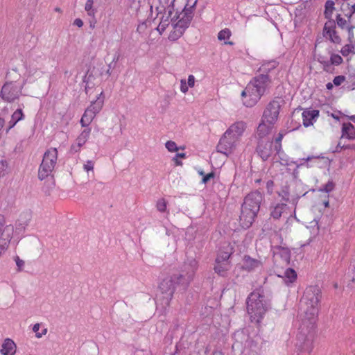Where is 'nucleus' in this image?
<instances>
[{"mask_svg": "<svg viewBox=\"0 0 355 355\" xmlns=\"http://www.w3.org/2000/svg\"><path fill=\"white\" fill-rule=\"evenodd\" d=\"M321 297L320 288L317 286H310L305 289L300 300L301 309L305 315V318L303 319L297 338L300 342L301 348L308 352L312 349L314 324Z\"/></svg>", "mask_w": 355, "mask_h": 355, "instance_id": "1", "label": "nucleus"}, {"mask_svg": "<svg viewBox=\"0 0 355 355\" xmlns=\"http://www.w3.org/2000/svg\"><path fill=\"white\" fill-rule=\"evenodd\" d=\"M271 78L268 74L259 73L254 76L242 92L243 104L254 106L271 86Z\"/></svg>", "mask_w": 355, "mask_h": 355, "instance_id": "2", "label": "nucleus"}, {"mask_svg": "<svg viewBox=\"0 0 355 355\" xmlns=\"http://www.w3.org/2000/svg\"><path fill=\"white\" fill-rule=\"evenodd\" d=\"M246 129V123L243 121H236L224 132L217 145V151L226 155L232 153L236 148Z\"/></svg>", "mask_w": 355, "mask_h": 355, "instance_id": "3", "label": "nucleus"}, {"mask_svg": "<svg viewBox=\"0 0 355 355\" xmlns=\"http://www.w3.org/2000/svg\"><path fill=\"white\" fill-rule=\"evenodd\" d=\"M263 200L262 194L255 191L248 194L241 206L239 216L240 224L243 228H249L254 221Z\"/></svg>", "mask_w": 355, "mask_h": 355, "instance_id": "4", "label": "nucleus"}, {"mask_svg": "<svg viewBox=\"0 0 355 355\" xmlns=\"http://www.w3.org/2000/svg\"><path fill=\"white\" fill-rule=\"evenodd\" d=\"M193 16V10L190 8L184 6L182 8L176 4L172 15L173 17H171L173 31L168 35V39L171 41H175L183 35L185 30L189 27Z\"/></svg>", "mask_w": 355, "mask_h": 355, "instance_id": "5", "label": "nucleus"}, {"mask_svg": "<svg viewBox=\"0 0 355 355\" xmlns=\"http://www.w3.org/2000/svg\"><path fill=\"white\" fill-rule=\"evenodd\" d=\"M178 286H181L180 278L176 274L168 276L159 284L160 295H157L156 304L157 308L161 306L164 312L170 305L173 294Z\"/></svg>", "mask_w": 355, "mask_h": 355, "instance_id": "6", "label": "nucleus"}, {"mask_svg": "<svg viewBox=\"0 0 355 355\" xmlns=\"http://www.w3.org/2000/svg\"><path fill=\"white\" fill-rule=\"evenodd\" d=\"M247 310L251 320L259 322L266 311L264 296L257 290L252 292L248 297Z\"/></svg>", "mask_w": 355, "mask_h": 355, "instance_id": "7", "label": "nucleus"}, {"mask_svg": "<svg viewBox=\"0 0 355 355\" xmlns=\"http://www.w3.org/2000/svg\"><path fill=\"white\" fill-rule=\"evenodd\" d=\"M57 159L58 150L55 148H51L44 153L38 171V178L40 180H44L51 174L57 163Z\"/></svg>", "mask_w": 355, "mask_h": 355, "instance_id": "8", "label": "nucleus"}, {"mask_svg": "<svg viewBox=\"0 0 355 355\" xmlns=\"http://www.w3.org/2000/svg\"><path fill=\"white\" fill-rule=\"evenodd\" d=\"M24 85L18 82H6L1 87V98L7 103L15 102L21 96Z\"/></svg>", "mask_w": 355, "mask_h": 355, "instance_id": "9", "label": "nucleus"}, {"mask_svg": "<svg viewBox=\"0 0 355 355\" xmlns=\"http://www.w3.org/2000/svg\"><path fill=\"white\" fill-rule=\"evenodd\" d=\"M198 268V263L196 259H187L182 267L179 273H176L181 282V286L186 288L193 280L195 273Z\"/></svg>", "mask_w": 355, "mask_h": 355, "instance_id": "10", "label": "nucleus"}, {"mask_svg": "<svg viewBox=\"0 0 355 355\" xmlns=\"http://www.w3.org/2000/svg\"><path fill=\"white\" fill-rule=\"evenodd\" d=\"M280 109L279 100H273L270 102L264 110L263 114V121L269 124H273L277 120Z\"/></svg>", "mask_w": 355, "mask_h": 355, "instance_id": "11", "label": "nucleus"}, {"mask_svg": "<svg viewBox=\"0 0 355 355\" xmlns=\"http://www.w3.org/2000/svg\"><path fill=\"white\" fill-rule=\"evenodd\" d=\"M92 94H94V98L90 101V113L94 114L93 119L102 110L104 105L105 96L101 89H95Z\"/></svg>", "mask_w": 355, "mask_h": 355, "instance_id": "12", "label": "nucleus"}, {"mask_svg": "<svg viewBox=\"0 0 355 355\" xmlns=\"http://www.w3.org/2000/svg\"><path fill=\"white\" fill-rule=\"evenodd\" d=\"M336 24L334 21H328L324 26V35L328 37L333 43L340 44L341 38L335 31Z\"/></svg>", "mask_w": 355, "mask_h": 355, "instance_id": "13", "label": "nucleus"}, {"mask_svg": "<svg viewBox=\"0 0 355 355\" xmlns=\"http://www.w3.org/2000/svg\"><path fill=\"white\" fill-rule=\"evenodd\" d=\"M272 141L261 139L259 141L257 151L263 160H267L272 152Z\"/></svg>", "mask_w": 355, "mask_h": 355, "instance_id": "14", "label": "nucleus"}, {"mask_svg": "<svg viewBox=\"0 0 355 355\" xmlns=\"http://www.w3.org/2000/svg\"><path fill=\"white\" fill-rule=\"evenodd\" d=\"M12 231V227L6 226L3 233L1 234V236L0 237V257L5 253L8 248Z\"/></svg>", "mask_w": 355, "mask_h": 355, "instance_id": "15", "label": "nucleus"}, {"mask_svg": "<svg viewBox=\"0 0 355 355\" xmlns=\"http://www.w3.org/2000/svg\"><path fill=\"white\" fill-rule=\"evenodd\" d=\"M159 6L157 7V10L159 13H168V15L173 14L176 4L178 3V0H158Z\"/></svg>", "mask_w": 355, "mask_h": 355, "instance_id": "16", "label": "nucleus"}, {"mask_svg": "<svg viewBox=\"0 0 355 355\" xmlns=\"http://www.w3.org/2000/svg\"><path fill=\"white\" fill-rule=\"evenodd\" d=\"M234 252V248L230 243H225L220 248L216 259L221 261L230 262V258Z\"/></svg>", "mask_w": 355, "mask_h": 355, "instance_id": "17", "label": "nucleus"}, {"mask_svg": "<svg viewBox=\"0 0 355 355\" xmlns=\"http://www.w3.org/2000/svg\"><path fill=\"white\" fill-rule=\"evenodd\" d=\"M231 267V262L221 261L219 259H216L214 270L219 276L227 277Z\"/></svg>", "mask_w": 355, "mask_h": 355, "instance_id": "18", "label": "nucleus"}, {"mask_svg": "<svg viewBox=\"0 0 355 355\" xmlns=\"http://www.w3.org/2000/svg\"><path fill=\"white\" fill-rule=\"evenodd\" d=\"M319 116V111L316 110H304L302 114L303 125L305 127H308L313 125V121Z\"/></svg>", "mask_w": 355, "mask_h": 355, "instance_id": "19", "label": "nucleus"}, {"mask_svg": "<svg viewBox=\"0 0 355 355\" xmlns=\"http://www.w3.org/2000/svg\"><path fill=\"white\" fill-rule=\"evenodd\" d=\"M16 352V345L10 338L4 340L1 349L3 355H14Z\"/></svg>", "mask_w": 355, "mask_h": 355, "instance_id": "20", "label": "nucleus"}, {"mask_svg": "<svg viewBox=\"0 0 355 355\" xmlns=\"http://www.w3.org/2000/svg\"><path fill=\"white\" fill-rule=\"evenodd\" d=\"M262 265L261 261L251 258L250 256L245 255L243 258V267L248 270H252L261 267Z\"/></svg>", "mask_w": 355, "mask_h": 355, "instance_id": "21", "label": "nucleus"}, {"mask_svg": "<svg viewBox=\"0 0 355 355\" xmlns=\"http://www.w3.org/2000/svg\"><path fill=\"white\" fill-rule=\"evenodd\" d=\"M288 206L286 203H278L274 206L270 212L271 216L275 219H279L282 214L287 213Z\"/></svg>", "mask_w": 355, "mask_h": 355, "instance_id": "22", "label": "nucleus"}, {"mask_svg": "<svg viewBox=\"0 0 355 355\" xmlns=\"http://www.w3.org/2000/svg\"><path fill=\"white\" fill-rule=\"evenodd\" d=\"M278 195L286 202H292L293 205H296L297 203V200L299 199V196H291L290 195V192L288 191V188L287 186L282 188V189L278 191Z\"/></svg>", "mask_w": 355, "mask_h": 355, "instance_id": "23", "label": "nucleus"}, {"mask_svg": "<svg viewBox=\"0 0 355 355\" xmlns=\"http://www.w3.org/2000/svg\"><path fill=\"white\" fill-rule=\"evenodd\" d=\"M342 137H346L349 139H355V128L352 123H343L342 128Z\"/></svg>", "mask_w": 355, "mask_h": 355, "instance_id": "24", "label": "nucleus"}, {"mask_svg": "<svg viewBox=\"0 0 355 355\" xmlns=\"http://www.w3.org/2000/svg\"><path fill=\"white\" fill-rule=\"evenodd\" d=\"M164 15L162 16L161 21L157 27V31L162 34L167 28V26L169 25L170 21L171 22V17L173 14H171L168 15V13H164Z\"/></svg>", "mask_w": 355, "mask_h": 355, "instance_id": "25", "label": "nucleus"}, {"mask_svg": "<svg viewBox=\"0 0 355 355\" xmlns=\"http://www.w3.org/2000/svg\"><path fill=\"white\" fill-rule=\"evenodd\" d=\"M277 67V62L275 61H268L264 62L259 68L258 71L260 73L268 74L271 70L274 69Z\"/></svg>", "mask_w": 355, "mask_h": 355, "instance_id": "26", "label": "nucleus"}, {"mask_svg": "<svg viewBox=\"0 0 355 355\" xmlns=\"http://www.w3.org/2000/svg\"><path fill=\"white\" fill-rule=\"evenodd\" d=\"M266 123V121H263V119L262 123H261L258 126L257 132L261 137H263L268 135L272 128V124L268 123V125H267Z\"/></svg>", "mask_w": 355, "mask_h": 355, "instance_id": "27", "label": "nucleus"}, {"mask_svg": "<svg viewBox=\"0 0 355 355\" xmlns=\"http://www.w3.org/2000/svg\"><path fill=\"white\" fill-rule=\"evenodd\" d=\"M282 277L284 278V281L286 284L293 283L297 278V273L293 269L287 268L284 272Z\"/></svg>", "mask_w": 355, "mask_h": 355, "instance_id": "28", "label": "nucleus"}, {"mask_svg": "<svg viewBox=\"0 0 355 355\" xmlns=\"http://www.w3.org/2000/svg\"><path fill=\"white\" fill-rule=\"evenodd\" d=\"M340 52L343 56H347L351 53H355V42L354 44V42H352L345 45Z\"/></svg>", "mask_w": 355, "mask_h": 355, "instance_id": "29", "label": "nucleus"}, {"mask_svg": "<svg viewBox=\"0 0 355 355\" xmlns=\"http://www.w3.org/2000/svg\"><path fill=\"white\" fill-rule=\"evenodd\" d=\"M43 74V71L35 67H30L27 70V78L34 77L35 79L39 78Z\"/></svg>", "mask_w": 355, "mask_h": 355, "instance_id": "30", "label": "nucleus"}, {"mask_svg": "<svg viewBox=\"0 0 355 355\" xmlns=\"http://www.w3.org/2000/svg\"><path fill=\"white\" fill-rule=\"evenodd\" d=\"M89 137V131L85 130L76 139V144L78 147L84 145Z\"/></svg>", "mask_w": 355, "mask_h": 355, "instance_id": "31", "label": "nucleus"}, {"mask_svg": "<svg viewBox=\"0 0 355 355\" xmlns=\"http://www.w3.org/2000/svg\"><path fill=\"white\" fill-rule=\"evenodd\" d=\"M334 9V2L333 1H327L325 3L324 15L327 18L331 17L333 10Z\"/></svg>", "mask_w": 355, "mask_h": 355, "instance_id": "32", "label": "nucleus"}, {"mask_svg": "<svg viewBox=\"0 0 355 355\" xmlns=\"http://www.w3.org/2000/svg\"><path fill=\"white\" fill-rule=\"evenodd\" d=\"M40 328V324H39V323L35 324L33 327V331L35 333V336L37 338H42L43 336L46 335L47 333L46 328H44L42 329L41 331H39Z\"/></svg>", "mask_w": 355, "mask_h": 355, "instance_id": "33", "label": "nucleus"}, {"mask_svg": "<svg viewBox=\"0 0 355 355\" xmlns=\"http://www.w3.org/2000/svg\"><path fill=\"white\" fill-rule=\"evenodd\" d=\"M11 118L17 122L23 120L24 119V114L23 113L22 109H17L11 115Z\"/></svg>", "mask_w": 355, "mask_h": 355, "instance_id": "34", "label": "nucleus"}, {"mask_svg": "<svg viewBox=\"0 0 355 355\" xmlns=\"http://www.w3.org/2000/svg\"><path fill=\"white\" fill-rule=\"evenodd\" d=\"M165 146L166 149L171 153L177 152L180 149V148L177 146L175 142L173 141H166ZM180 148L184 149V147H180Z\"/></svg>", "mask_w": 355, "mask_h": 355, "instance_id": "35", "label": "nucleus"}, {"mask_svg": "<svg viewBox=\"0 0 355 355\" xmlns=\"http://www.w3.org/2000/svg\"><path fill=\"white\" fill-rule=\"evenodd\" d=\"M284 135L281 132L279 133L278 136L275 139V150L279 153L282 149V140L283 139Z\"/></svg>", "mask_w": 355, "mask_h": 355, "instance_id": "36", "label": "nucleus"}, {"mask_svg": "<svg viewBox=\"0 0 355 355\" xmlns=\"http://www.w3.org/2000/svg\"><path fill=\"white\" fill-rule=\"evenodd\" d=\"M8 164L7 161L1 160L0 161V178L4 176L6 174L8 173Z\"/></svg>", "mask_w": 355, "mask_h": 355, "instance_id": "37", "label": "nucleus"}, {"mask_svg": "<svg viewBox=\"0 0 355 355\" xmlns=\"http://www.w3.org/2000/svg\"><path fill=\"white\" fill-rule=\"evenodd\" d=\"M231 35V32L229 29L225 28L220 31L218 34V39L220 41L229 39Z\"/></svg>", "mask_w": 355, "mask_h": 355, "instance_id": "38", "label": "nucleus"}, {"mask_svg": "<svg viewBox=\"0 0 355 355\" xmlns=\"http://www.w3.org/2000/svg\"><path fill=\"white\" fill-rule=\"evenodd\" d=\"M167 202L164 199H159L157 202V209L160 212H164L166 210Z\"/></svg>", "mask_w": 355, "mask_h": 355, "instance_id": "39", "label": "nucleus"}, {"mask_svg": "<svg viewBox=\"0 0 355 355\" xmlns=\"http://www.w3.org/2000/svg\"><path fill=\"white\" fill-rule=\"evenodd\" d=\"M343 62V58L340 55L338 54H333L331 56V62L333 64L338 65L341 64Z\"/></svg>", "mask_w": 355, "mask_h": 355, "instance_id": "40", "label": "nucleus"}, {"mask_svg": "<svg viewBox=\"0 0 355 355\" xmlns=\"http://www.w3.org/2000/svg\"><path fill=\"white\" fill-rule=\"evenodd\" d=\"M28 225V220L25 221H18L15 223V230L16 231L21 232L25 230L26 226Z\"/></svg>", "mask_w": 355, "mask_h": 355, "instance_id": "41", "label": "nucleus"}, {"mask_svg": "<svg viewBox=\"0 0 355 355\" xmlns=\"http://www.w3.org/2000/svg\"><path fill=\"white\" fill-rule=\"evenodd\" d=\"M335 187L334 183L332 181H329L327 184L324 185V187L320 190L322 191H325L326 193L331 192L334 190Z\"/></svg>", "mask_w": 355, "mask_h": 355, "instance_id": "42", "label": "nucleus"}, {"mask_svg": "<svg viewBox=\"0 0 355 355\" xmlns=\"http://www.w3.org/2000/svg\"><path fill=\"white\" fill-rule=\"evenodd\" d=\"M345 77L344 76H336L333 80V83L336 86H340L342 83L345 81Z\"/></svg>", "mask_w": 355, "mask_h": 355, "instance_id": "43", "label": "nucleus"}, {"mask_svg": "<svg viewBox=\"0 0 355 355\" xmlns=\"http://www.w3.org/2000/svg\"><path fill=\"white\" fill-rule=\"evenodd\" d=\"M189 86L187 85V83L185 79H181L180 80V91L183 94H186L188 92Z\"/></svg>", "mask_w": 355, "mask_h": 355, "instance_id": "44", "label": "nucleus"}, {"mask_svg": "<svg viewBox=\"0 0 355 355\" xmlns=\"http://www.w3.org/2000/svg\"><path fill=\"white\" fill-rule=\"evenodd\" d=\"M336 21H337V24L339 27H340L342 28H345V26L347 24V21L345 19H343V17H341L340 15H337Z\"/></svg>", "mask_w": 355, "mask_h": 355, "instance_id": "45", "label": "nucleus"}, {"mask_svg": "<svg viewBox=\"0 0 355 355\" xmlns=\"http://www.w3.org/2000/svg\"><path fill=\"white\" fill-rule=\"evenodd\" d=\"M15 261L16 265L18 268V270L19 271L22 270V269L24 266V261L17 256L15 257Z\"/></svg>", "mask_w": 355, "mask_h": 355, "instance_id": "46", "label": "nucleus"}, {"mask_svg": "<svg viewBox=\"0 0 355 355\" xmlns=\"http://www.w3.org/2000/svg\"><path fill=\"white\" fill-rule=\"evenodd\" d=\"M215 176V174L214 172L209 173L205 175L202 178V182L206 184L211 179L214 178Z\"/></svg>", "mask_w": 355, "mask_h": 355, "instance_id": "47", "label": "nucleus"}, {"mask_svg": "<svg viewBox=\"0 0 355 355\" xmlns=\"http://www.w3.org/2000/svg\"><path fill=\"white\" fill-rule=\"evenodd\" d=\"M87 110H85L83 116L81 118L80 123L83 127L87 125V122L89 121V118L87 115Z\"/></svg>", "mask_w": 355, "mask_h": 355, "instance_id": "48", "label": "nucleus"}, {"mask_svg": "<svg viewBox=\"0 0 355 355\" xmlns=\"http://www.w3.org/2000/svg\"><path fill=\"white\" fill-rule=\"evenodd\" d=\"M354 27L353 26H350L347 27V30H348V40H349V42H353V39H354L353 29H354Z\"/></svg>", "mask_w": 355, "mask_h": 355, "instance_id": "49", "label": "nucleus"}, {"mask_svg": "<svg viewBox=\"0 0 355 355\" xmlns=\"http://www.w3.org/2000/svg\"><path fill=\"white\" fill-rule=\"evenodd\" d=\"M195 81H196V79H195L194 76L193 75H189V77H188V81L187 82L188 86L189 87H193L194 85H195Z\"/></svg>", "mask_w": 355, "mask_h": 355, "instance_id": "50", "label": "nucleus"}, {"mask_svg": "<svg viewBox=\"0 0 355 355\" xmlns=\"http://www.w3.org/2000/svg\"><path fill=\"white\" fill-rule=\"evenodd\" d=\"M17 121L11 118L10 120L8 122V128L6 129V132H8L9 130L17 124Z\"/></svg>", "mask_w": 355, "mask_h": 355, "instance_id": "51", "label": "nucleus"}, {"mask_svg": "<svg viewBox=\"0 0 355 355\" xmlns=\"http://www.w3.org/2000/svg\"><path fill=\"white\" fill-rule=\"evenodd\" d=\"M197 1L198 0H188L187 3L185 4L184 6H187V7L190 8L191 10H193Z\"/></svg>", "mask_w": 355, "mask_h": 355, "instance_id": "52", "label": "nucleus"}, {"mask_svg": "<svg viewBox=\"0 0 355 355\" xmlns=\"http://www.w3.org/2000/svg\"><path fill=\"white\" fill-rule=\"evenodd\" d=\"M4 224H5L4 217H3V216L0 214V233H2V234L3 233L4 228L6 227H4Z\"/></svg>", "mask_w": 355, "mask_h": 355, "instance_id": "53", "label": "nucleus"}, {"mask_svg": "<svg viewBox=\"0 0 355 355\" xmlns=\"http://www.w3.org/2000/svg\"><path fill=\"white\" fill-rule=\"evenodd\" d=\"M273 186H274L273 181L268 180L266 182V188H267V190H268V193H271L272 192Z\"/></svg>", "mask_w": 355, "mask_h": 355, "instance_id": "54", "label": "nucleus"}, {"mask_svg": "<svg viewBox=\"0 0 355 355\" xmlns=\"http://www.w3.org/2000/svg\"><path fill=\"white\" fill-rule=\"evenodd\" d=\"M348 146H345V145H342L341 141H339L337 146L336 147L335 152L339 153L342 149H346Z\"/></svg>", "mask_w": 355, "mask_h": 355, "instance_id": "55", "label": "nucleus"}, {"mask_svg": "<svg viewBox=\"0 0 355 355\" xmlns=\"http://www.w3.org/2000/svg\"><path fill=\"white\" fill-rule=\"evenodd\" d=\"M73 24L74 26H76L79 28L82 27L83 26V21L82 19L78 18V19H76L73 22Z\"/></svg>", "mask_w": 355, "mask_h": 355, "instance_id": "56", "label": "nucleus"}, {"mask_svg": "<svg viewBox=\"0 0 355 355\" xmlns=\"http://www.w3.org/2000/svg\"><path fill=\"white\" fill-rule=\"evenodd\" d=\"M92 73V76H101L103 74L102 71H99L98 69L96 70L95 67H94Z\"/></svg>", "mask_w": 355, "mask_h": 355, "instance_id": "57", "label": "nucleus"}, {"mask_svg": "<svg viewBox=\"0 0 355 355\" xmlns=\"http://www.w3.org/2000/svg\"><path fill=\"white\" fill-rule=\"evenodd\" d=\"M179 158L175 156L173 158V161L175 162L176 166H182V162L178 159Z\"/></svg>", "mask_w": 355, "mask_h": 355, "instance_id": "58", "label": "nucleus"}, {"mask_svg": "<svg viewBox=\"0 0 355 355\" xmlns=\"http://www.w3.org/2000/svg\"><path fill=\"white\" fill-rule=\"evenodd\" d=\"M175 157L178 158H185L186 154L184 153H179L175 155Z\"/></svg>", "mask_w": 355, "mask_h": 355, "instance_id": "59", "label": "nucleus"}, {"mask_svg": "<svg viewBox=\"0 0 355 355\" xmlns=\"http://www.w3.org/2000/svg\"><path fill=\"white\" fill-rule=\"evenodd\" d=\"M326 87L327 89L330 90L333 88V83H328L327 85H326Z\"/></svg>", "mask_w": 355, "mask_h": 355, "instance_id": "60", "label": "nucleus"}, {"mask_svg": "<svg viewBox=\"0 0 355 355\" xmlns=\"http://www.w3.org/2000/svg\"><path fill=\"white\" fill-rule=\"evenodd\" d=\"M319 158H320V157H307V158H306V159H303V160H305V161H309V160H311V159H319Z\"/></svg>", "mask_w": 355, "mask_h": 355, "instance_id": "61", "label": "nucleus"}, {"mask_svg": "<svg viewBox=\"0 0 355 355\" xmlns=\"http://www.w3.org/2000/svg\"><path fill=\"white\" fill-rule=\"evenodd\" d=\"M144 26H145L144 24L139 25L137 27V31H141L144 28Z\"/></svg>", "mask_w": 355, "mask_h": 355, "instance_id": "62", "label": "nucleus"}, {"mask_svg": "<svg viewBox=\"0 0 355 355\" xmlns=\"http://www.w3.org/2000/svg\"><path fill=\"white\" fill-rule=\"evenodd\" d=\"M345 146H348V148H347L346 149L355 150V145L354 144H352V145H345Z\"/></svg>", "mask_w": 355, "mask_h": 355, "instance_id": "63", "label": "nucleus"}, {"mask_svg": "<svg viewBox=\"0 0 355 355\" xmlns=\"http://www.w3.org/2000/svg\"><path fill=\"white\" fill-rule=\"evenodd\" d=\"M324 205L325 207H328L329 206V201H324Z\"/></svg>", "mask_w": 355, "mask_h": 355, "instance_id": "64", "label": "nucleus"}]
</instances>
